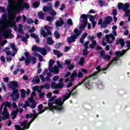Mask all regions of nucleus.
<instances>
[{
    "mask_svg": "<svg viewBox=\"0 0 130 130\" xmlns=\"http://www.w3.org/2000/svg\"><path fill=\"white\" fill-rule=\"evenodd\" d=\"M119 44H120L121 47H124L125 46V44L124 43V40L121 38L118 39L116 42V45H118Z\"/></svg>",
    "mask_w": 130,
    "mask_h": 130,
    "instance_id": "nucleus-9",
    "label": "nucleus"
},
{
    "mask_svg": "<svg viewBox=\"0 0 130 130\" xmlns=\"http://www.w3.org/2000/svg\"><path fill=\"white\" fill-rule=\"evenodd\" d=\"M30 37H32V38H34L35 39L38 38V36L34 33L30 34Z\"/></svg>",
    "mask_w": 130,
    "mask_h": 130,
    "instance_id": "nucleus-52",
    "label": "nucleus"
},
{
    "mask_svg": "<svg viewBox=\"0 0 130 130\" xmlns=\"http://www.w3.org/2000/svg\"><path fill=\"white\" fill-rule=\"evenodd\" d=\"M32 6L35 8H38L39 7V6H40V3L39 2H35L32 4Z\"/></svg>",
    "mask_w": 130,
    "mask_h": 130,
    "instance_id": "nucleus-39",
    "label": "nucleus"
},
{
    "mask_svg": "<svg viewBox=\"0 0 130 130\" xmlns=\"http://www.w3.org/2000/svg\"><path fill=\"white\" fill-rule=\"evenodd\" d=\"M113 16H117V10L114 9L113 11Z\"/></svg>",
    "mask_w": 130,
    "mask_h": 130,
    "instance_id": "nucleus-60",
    "label": "nucleus"
},
{
    "mask_svg": "<svg viewBox=\"0 0 130 130\" xmlns=\"http://www.w3.org/2000/svg\"><path fill=\"white\" fill-rule=\"evenodd\" d=\"M124 5L122 3H119L118 4V9L119 10H123V6Z\"/></svg>",
    "mask_w": 130,
    "mask_h": 130,
    "instance_id": "nucleus-38",
    "label": "nucleus"
},
{
    "mask_svg": "<svg viewBox=\"0 0 130 130\" xmlns=\"http://www.w3.org/2000/svg\"><path fill=\"white\" fill-rule=\"evenodd\" d=\"M50 99L48 100L49 102H51L53 101H55V96H51L50 98Z\"/></svg>",
    "mask_w": 130,
    "mask_h": 130,
    "instance_id": "nucleus-58",
    "label": "nucleus"
},
{
    "mask_svg": "<svg viewBox=\"0 0 130 130\" xmlns=\"http://www.w3.org/2000/svg\"><path fill=\"white\" fill-rule=\"evenodd\" d=\"M27 24H32L33 23H34V20H33L31 18H29L27 21Z\"/></svg>",
    "mask_w": 130,
    "mask_h": 130,
    "instance_id": "nucleus-54",
    "label": "nucleus"
},
{
    "mask_svg": "<svg viewBox=\"0 0 130 130\" xmlns=\"http://www.w3.org/2000/svg\"><path fill=\"white\" fill-rule=\"evenodd\" d=\"M81 18L83 19V21L82 24H81L79 26V30L78 29V28L76 27L74 30L73 36H71L70 37H68L67 38L68 42L69 43H73L76 42V39H78L79 38V36L81 35V33L83 30H85L86 27H87V25H88V18H89V14H82Z\"/></svg>",
    "mask_w": 130,
    "mask_h": 130,
    "instance_id": "nucleus-2",
    "label": "nucleus"
},
{
    "mask_svg": "<svg viewBox=\"0 0 130 130\" xmlns=\"http://www.w3.org/2000/svg\"><path fill=\"white\" fill-rule=\"evenodd\" d=\"M84 61H85V58H84L83 57L81 58L80 60L79 61V64H80V66H83Z\"/></svg>",
    "mask_w": 130,
    "mask_h": 130,
    "instance_id": "nucleus-44",
    "label": "nucleus"
},
{
    "mask_svg": "<svg viewBox=\"0 0 130 130\" xmlns=\"http://www.w3.org/2000/svg\"><path fill=\"white\" fill-rule=\"evenodd\" d=\"M38 116V113H30V118L32 117V121H34L36 118H37V117Z\"/></svg>",
    "mask_w": 130,
    "mask_h": 130,
    "instance_id": "nucleus-19",
    "label": "nucleus"
},
{
    "mask_svg": "<svg viewBox=\"0 0 130 130\" xmlns=\"http://www.w3.org/2000/svg\"><path fill=\"white\" fill-rule=\"evenodd\" d=\"M52 12H51L50 13V15L51 16H56V12L54 11V10H53V9H52Z\"/></svg>",
    "mask_w": 130,
    "mask_h": 130,
    "instance_id": "nucleus-59",
    "label": "nucleus"
},
{
    "mask_svg": "<svg viewBox=\"0 0 130 130\" xmlns=\"http://www.w3.org/2000/svg\"><path fill=\"white\" fill-rule=\"evenodd\" d=\"M38 52H40L43 55H46L47 54V50L44 48H40L38 49Z\"/></svg>",
    "mask_w": 130,
    "mask_h": 130,
    "instance_id": "nucleus-15",
    "label": "nucleus"
},
{
    "mask_svg": "<svg viewBox=\"0 0 130 130\" xmlns=\"http://www.w3.org/2000/svg\"><path fill=\"white\" fill-rule=\"evenodd\" d=\"M2 115L5 119H9V118H10V114H9V112H8V109H7V108H4L3 112H2Z\"/></svg>",
    "mask_w": 130,
    "mask_h": 130,
    "instance_id": "nucleus-8",
    "label": "nucleus"
},
{
    "mask_svg": "<svg viewBox=\"0 0 130 130\" xmlns=\"http://www.w3.org/2000/svg\"><path fill=\"white\" fill-rule=\"evenodd\" d=\"M43 12L47 13V12H51L52 11V4L49 3L47 6H44L43 8Z\"/></svg>",
    "mask_w": 130,
    "mask_h": 130,
    "instance_id": "nucleus-5",
    "label": "nucleus"
},
{
    "mask_svg": "<svg viewBox=\"0 0 130 130\" xmlns=\"http://www.w3.org/2000/svg\"><path fill=\"white\" fill-rule=\"evenodd\" d=\"M32 82H36V83L37 84L39 83L40 82V79L39 78V76H37L36 77L35 80H32Z\"/></svg>",
    "mask_w": 130,
    "mask_h": 130,
    "instance_id": "nucleus-37",
    "label": "nucleus"
},
{
    "mask_svg": "<svg viewBox=\"0 0 130 130\" xmlns=\"http://www.w3.org/2000/svg\"><path fill=\"white\" fill-rule=\"evenodd\" d=\"M126 52V50L123 49L121 52L120 51H116L115 54L116 56H118L119 57H121L123 55H124Z\"/></svg>",
    "mask_w": 130,
    "mask_h": 130,
    "instance_id": "nucleus-10",
    "label": "nucleus"
},
{
    "mask_svg": "<svg viewBox=\"0 0 130 130\" xmlns=\"http://www.w3.org/2000/svg\"><path fill=\"white\" fill-rule=\"evenodd\" d=\"M117 60H118V59H116V58H113L111 61H110V62L109 63V66L108 67H109V66H110V64H112V63H113V62H115V61H117Z\"/></svg>",
    "mask_w": 130,
    "mask_h": 130,
    "instance_id": "nucleus-47",
    "label": "nucleus"
},
{
    "mask_svg": "<svg viewBox=\"0 0 130 130\" xmlns=\"http://www.w3.org/2000/svg\"><path fill=\"white\" fill-rule=\"evenodd\" d=\"M66 9V5L63 4H62L61 6V8H60L59 10L60 11H62L63 10H64Z\"/></svg>",
    "mask_w": 130,
    "mask_h": 130,
    "instance_id": "nucleus-63",
    "label": "nucleus"
},
{
    "mask_svg": "<svg viewBox=\"0 0 130 130\" xmlns=\"http://www.w3.org/2000/svg\"><path fill=\"white\" fill-rule=\"evenodd\" d=\"M45 89H46L47 90H49V89H50V84L48 83L45 84Z\"/></svg>",
    "mask_w": 130,
    "mask_h": 130,
    "instance_id": "nucleus-53",
    "label": "nucleus"
},
{
    "mask_svg": "<svg viewBox=\"0 0 130 130\" xmlns=\"http://www.w3.org/2000/svg\"><path fill=\"white\" fill-rule=\"evenodd\" d=\"M105 37L107 40V42H108L109 44H111V43H113V41H110V35H106Z\"/></svg>",
    "mask_w": 130,
    "mask_h": 130,
    "instance_id": "nucleus-25",
    "label": "nucleus"
},
{
    "mask_svg": "<svg viewBox=\"0 0 130 130\" xmlns=\"http://www.w3.org/2000/svg\"><path fill=\"white\" fill-rule=\"evenodd\" d=\"M54 35L56 37V39H59L60 38V35L58 33V31H55Z\"/></svg>",
    "mask_w": 130,
    "mask_h": 130,
    "instance_id": "nucleus-35",
    "label": "nucleus"
},
{
    "mask_svg": "<svg viewBox=\"0 0 130 130\" xmlns=\"http://www.w3.org/2000/svg\"><path fill=\"white\" fill-rule=\"evenodd\" d=\"M41 35H42L43 37H44V38H45V37H46V36H47V34L46 33L45 30H44L43 29L41 30Z\"/></svg>",
    "mask_w": 130,
    "mask_h": 130,
    "instance_id": "nucleus-36",
    "label": "nucleus"
},
{
    "mask_svg": "<svg viewBox=\"0 0 130 130\" xmlns=\"http://www.w3.org/2000/svg\"><path fill=\"white\" fill-rule=\"evenodd\" d=\"M40 47L38 48L37 46H34L31 49L32 51H37L38 52V49H39Z\"/></svg>",
    "mask_w": 130,
    "mask_h": 130,
    "instance_id": "nucleus-46",
    "label": "nucleus"
},
{
    "mask_svg": "<svg viewBox=\"0 0 130 130\" xmlns=\"http://www.w3.org/2000/svg\"><path fill=\"white\" fill-rule=\"evenodd\" d=\"M20 92L21 93V98H25V97H26V90H25L24 89H22L20 90Z\"/></svg>",
    "mask_w": 130,
    "mask_h": 130,
    "instance_id": "nucleus-31",
    "label": "nucleus"
},
{
    "mask_svg": "<svg viewBox=\"0 0 130 130\" xmlns=\"http://www.w3.org/2000/svg\"><path fill=\"white\" fill-rule=\"evenodd\" d=\"M8 88L13 90V92L11 95V98L13 101H17L19 99L20 93H19V89L17 88H19V84L16 80L10 81L8 85Z\"/></svg>",
    "mask_w": 130,
    "mask_h": 130,
    "instance_id": "nucleus-4",
    "label": "nucleus"
},
{
    "mask_svg": "<svg viewBox=\"0 0 130 130\" xmlns=\"http://www.w3.org/2000/svg\"><path fill=\"white\" fill-rule=\"evenodd\" d=\"M130 8V5L128 3H125L123 8V11L124 12L127 11Z\"/></svg>",
    "mask_w": 130,
    "mask_h": 130,
    "instance_id": "nucleus-24",
    "label": "nucleus"
},
{
    "mask_svg": "<svg viewBox=\"0 0 130 130\" xmlns=\"http://www.w3.org/2000/svg\"><path fill=\"white\" fill-rule=\"evenodd\" d=\"M89 43L90 42H89V41H86L84 43L83 46H84L85 49H88V45H89Z\"/></svg>",
    "mask_w": 130,
    "mask_h": 130,
    "instance_id": "nucleus-48",
    "label": "nucleus"
},
{
    "mask_svg": "<svg viewBox=\"0 0 130 130\" xmlns=\"http://www.w3.org/2000/svg\"><path fill=\"white\" fill-rule=\"evenodd\" d=\"M47 44H49V45H52V44L54 43V41L52 40V37H50L47 38Z\"/></svg>",
    "mask_w": 130,
    "mask_h": 130,
    "instance_id": "nucleus-18",
    "label": "nucleus"
},
{
    "mask_svg": "<svg viewBox=\"0 0 130 130\" xmlns=\"http://www.w3.org/2000/svg\"><path fill=\"white\" fill-rule=\"evenodd\" d=\"M28 33H33V32H35V27L32 26L31 29H29L28 30Z\"/></svg>",
    "mask_w": 130,
    "mask_h": 130,
    "instance_id": "nucleus-49",
    "label": "nucleus"
},
{
    "mask_svg": "<svg viewBox=\"0 0 130 130\" xmlns=\"http://www.w3.org/2000/svg\"><path fill=\"white\" fill-rule=\"evenodd\" d=\"M92 43L89 44V47L91 49L95 48V46L97 45V42L96 41H92Z\"/></svg>",
    "mask_w": 130,
    "mask_h": 130,
    "instance_id": "nucleus-21",
    "label": "nucleus"
},
{
    "mask_svg": "<svg viewBox=\"0 0 130 130\" xmlns=\"http://www.w3.org/2000/svg\"><path fill=\"white\" fill-rule=\"evenodd\" d=\"M35 56H38L39 57V60H40V61H42V60H43V57L40 55V54H38L37 52H35V54H34Z\"/></svg>",
    "mask_w": 130,
    "mask_h": 130,
    "instance_id": "nucleus-26",
    "label": "nucleus"
},
{
    "mask_svg": "<svg viewBox=\"0 0 130 130\" xmlns=\"http://www.w3.org/2000/svg\"><path fill=\"white\" fill-rule=\"evenodd\" d=\"M53 104L57 105V106H62L63 105V102L61 101V99H56L55 102H53Z\"/></svg>",
    "mask_w": 130,
    "mask_h": 130,
    "instance_id": "nucleus-13",
    "label": "nucleus"
},
{
    "mask_svg": "<svg viewBox=\"0 0 130 130\" xmlns=\"http://www.w3.org/2000/svg\"><path fill=\"white\" fill-rule=\"evenodd\" d=\"M77 77L79 79L83 78L84 77V75L83 74V72L80 71L78 74H77Z\"/></svg>",
    "mask_w": 130,
    "mask_h": 130,
    "instance_id": "nucleus-43",
    "label": "nucleus"
},
{
    "mask_svg": "<svg viewBox=\"0 0 130 130\" xmlns=\"http://www.w3.org/2000/svg\"><path fill=\"white\" fill-rule=\"evenodd\" d=\"M29 57H31V60H32V63L35 64L36 63V57H33L32 56H29Z\"/></svg>",
    "mask_w": 130,
    "mask_h": 130,
    "instance_id": "nucleus-40",
    "label": "nucleus"
},
{
    "mask_svg": "<svg viewBox=\"0 0 130 130\" xmlns=\"http://www.w3.org/2000/svg\"><path fill=\"white\" fill-rule=\"evenodd\" d=\"M2 87L4 89V91H7V87L6 86V84L4 83H2Z\"/></svg>",
    "mask_w": 130,
    "mask_h": 130,
    "instance_id": "nucleus-57",
    "label": "nucleus"
},
{
    "mask_svg": "<svg viewBox=\"0 0 130 130\" xmlns=\"http://www.w3.org/2000/svg\"><path fill=\"white\" fill-rule=\"evenodd\" d=\"M77 76L78 74H77V73H72L71 74V75L70 76L71 81L74 82V81H75V78H76V77H77Z\"/></svg>",
    "mask_w": 130,
    "mask_h": 130,
    "instance_id": "nucleus-22",
    "label": "nucleus"
},
{
    "mask_svg": "<svg viewBox=\"0 0 130 130\" xmlns=\"http://www.w3.org/2000/svg\"><path fill=\"white\" fill-rule=\"evenodd\" d=\"M2 104L5 106L4 108H6L7 109H8V108H11L12 107V103L9 102H4Z\"/></svg>",
    "mask_w": 130,
    "mask_h": 130,
    "instance_id": "nucleus-16",
    "label": "nucleus"
},
{
    "mask_svg": "<svg viewBox=\"0 0 130 130\" xmlns=\"http://www.w3.org/2000/svg\"><path fill=\"white\" fill-rule=\"evenodd\" d=\"M18 32H19V33H21V34H24V31H23V25H18Z\"/></svg>",
    "mask_w": 130,
    "mask_h": 130,
    "instance_id": "nucleus-29",
    "label": "nucleus"
},
{
    "mask_svg": "<svg viewBox=\"0 0 130 130\" xmlns=\"http://www.w3.org/2000/svg\"><path fill=\"white\" fill-rule=\"evenodd\" d=\"M89 17H90L89 21L90 22H94V19H95V16H93L92 15H90L88 16V17H87V18H89Z\"/></svg>",
    "mask_w": 130,
    "mask_h": 130,
    "instance_id": "nucleus-41",
    "label": "nucleus"
},
{
    "mask_svg": "<svg viewBox=\"0 0 130 130\" xmlns=\"http://www.w3.org/2000/svg\"><path fill=\"white\" fill-rule=\"evenodd\" d=\"M40 78L42 82H45V78L42 75L40 76Z\"/></svg>",
    "mask_w": 130,
    "mask_h": 130,
    "instance_id": "nucleus-64",
    "label": "nucleus"
},
{
    "mask_svg": "<svg viewBox=\"0 0 130 130\" xmlns=\"http://www.w3.org/2000/svg\"><path fill=\"white\" fill-rule=\"evenodd\" d=\"M67 23L69 26H73L74 25V23H73V20L71 18H69L67 19Z\"/></svg>",
    "mask_w": 130,
    "mask_h": 130,
    "instance_id": "nucleus-34",
    "label": "nucleus"
},
{
    "mask_svg": "<svg viewBox=\"0 0 130 130\" xmlns=\"http://www.w3.org/2000/svg\"><path fill=\"white\" fill-rule=\"evenodd\" d=\"M54 62V61L51 59L49 61V66H52L53 65V62Z\"/></svg>",
    "mask_w": 130,
    "mask_h": 130,
    "instance_id": "nucleus-61",
    "label": "nucleus"
},
{
    "mask_svg": "<svg viewBox=\"0 0 130 130\" xmlns=\"http://www.w3.org/2000/svg\"><path fill=\"white\" fill-rule=\"evenodd\" d=\"M105 4V2L102 0H99V4L100 5V6H101V7H103V6H104Z\"/></svg>",
    "mask_w": 130,
    "mask_h": 130,
    "instance_id": "nucleus-50",
    "label": "nucleus"
},
{
    "mask_svg": "<svg viewBox=\"0 0 130 130\" xmlns=\"http://www.w3.org/2000/svg\"><path fill=\"white\" fill-rule=\"evenodd\" d=\"M88 38L91 42L96 41L94 40V39H96V35H94L93 36H88Z\"/></svg>",
    "mask_w": 130,
    "mask_h": 130,
    "instance_id": "nucleus-32",
    "label": "nucleus"
},
{
    "mask_svg": "<svg viewBox=\"0 0 130 130\" xmlns=\"http://www.w3.org/2000/svg\"><path fill=\"white\" fill-rule=\"evenodd\" d=\"M29 102L32 103L31 106H30V107L32 108V109L36 107V103L35 102V100L34 99H32L31 100H29Z\"/></svg>",
    "mask_w": 130,
    "mask_h": 130,
    "instance_id": "nucleus-23",
    "label": "nucleus"
},
{
    "mask_svg": "<svg viewBox=\"0 0 130 130\" xmlns=\"http://www.w3.org/2000/svg\"><path fill=\"white\" fill-rule=\"evenodd\" d=\"M63 84L62 83H59L56 84L55 82L52 83L51 84V89H58V88H63Z\"/></svg>",
    "mask_w": 130,
    "mask_h": 130,
    "instance_id": "nucleus-7",
    "label": "nucleus"
},
{
    "mask_svg": "<svg viewBox=\"0 0 130 130\" xmlns=\"http://www.w3.org/2000/svg\"><path fill=\"white\" fill-rule=\"evenodd\" d=\"M126 47L127 48V50H130V41H127L126 42Z\"/></svg>",
    "mask_w": 130,
    "mask_h": 130,
    "instance_id": "nucleus-56",
    "label": "nucleus"
},
{
    "mask_svg": "<svg viewBox=\"0 0 130 130\" xmlns=\"http://www.w3.org/2000/svg\"><path fill=\"white\" fill-rule=\"evenodd\" d=\"M6 60L8 61V62H10V61H12V57L11 56H7L6 57Z\"/></svg>",
    "mask_w": 130,
    "mask_h": 130,
    "instance_id": "nucleus-62",
    "label": "nucleus"
},
{
    "mask_svg": "<svg viewBox=\"0 0 130 130\" xmlns=\"http://www.w3.org/2000/svg\"><path fill=\"white\" fill-rule=\"evenodd\" d=\"M82 55L84 56H86V55H88V49H84L83 50V52L82 53Z\"/></svg>",
    "mask_w": 130,
    "mask_h": 130,
    "instance_id": "nucleus-45",
    "label": "nucleus"
},
{
    "mask_svg": "<svg viewBox=\"0 0 130 130\" xmlns=\"http://www.w3.org/2000/svg\"><path fill=\"white\" fill-rule=\"evenodd\" d=\"M64 24V21L61 17L59 18V20H57L55 23L56 27H61Z\"/></svg>",
    "mask_w": 130,
    "mask_h": 130,
    "instance_id": "nucleus-11",
    "label": "nucleus"
},
{
    "mask_svg": "<svg viewBox=\"0 0 130 130\" xmlns=\"http://www.w3.org/2000/svg\"><path fill=\"white\" fill-rule=\"evenodd\" d=\"M17 69L15 70L13 74L15 75V76H16V75H18V72H20V70H21V66L20 65H18L17 66Z\"/></svg>",
    "mask_w": 130,
    "mask_h": 130,
    "instance_id": "nucleus-27",
    "label": "nucleus"
},
{
    "mask_svg": "<svg viewBox=\"0 0 130 130\" xmlns=\"http://www.w3.org/2000/svg\"><path fill=\"white\" fill-rule=\"evenodd\" d=\"M113 21V18H112V17L110 16H108L106 17L105 20V24H110Z\"/></svg>",
    "mask_w": 130,
    "mask_h": 130,
    "instance_id": "nucleus-14",
    "label": "nucleus"
},
{
    "mask_svg": "<svg viewBox=\"0 0 130 130\" xmlns=\"http://www.w3.org/2000/svg\"><path fill=\"white\" fill-rule=\"evenodd\" d=\"M53 52L54 54L57 55V58H59V57H61L63 55V53L59 52L58 50H53Z\"/></svg>",
    "mask_w": 130,
    "mask_h": 130,
    "instance_id": "nucleus-17",
    "label": "nucleus"
},
{
    "mask_svg": "<svg viewBox=\"0 0 130 130\" xmlns=\"http://www.w3.org/2000/svg\"><path fill=\"white\" fill-rule=\"evenodd\" d=\"M25 62L27 64H29V63H30V62H31V57H29L28 58H26L25 60Z\"/></svg>",
    "mask_w": 130,
    "mask_h": 130,
    "instance_id": "nucleus-42",
    "label": "nucleus"
},
{
    "mask_svg": "<svg viewBox=\"0 0 130 130\" xmlns=\"http://www.w3.org/2000/svg\"><path fill=\"white\" fill-rule=\"evenodd\" d=\"M58 71H59L58 67H57V66H55L53 68V71L52 73H54L55 75H57V74H58L59 73Z\"/></svg>",
    "mask_w": 130,
    "mask_h": 130,
    "instance_id": "nucleus-30",
    "label": "nucleus"
},
{
    "mask_svg": "<svg viewBox=\"0 0 130 130\" xmlns=\"http://www.w3.org/2000/svg\"><path fill=\"white\" fill-rule=\"evenodd\" d=\"M101 56L103 57L104 60H110L111 59V57L109 55L105 54V51L102 50L100 52Z\"/></svg>",
    "mask_w": 130,
    "mask_h": 130,
    "instance_id": "nucleus-6",
    "label": "nucleus"
},
{
    "mask_svg": "<svg viewBox=\"0 0 130 130\" xmlns=\"http://www.w3.org/2000/svg\"><path fill=\"white\" fill-rule=\"evenodd\" d=\"M124 12H125V16H126V17L130 16V9H128V10H126Z\"/></svg>",
    "mask_w": 130,
    "mask_h": 130,
    "instance_id": "nucleus-51",
    "label": "nucleus"
},
{
    "mask_svg": "<svg viewBox=\"0 0 130 130\" xmlns=\"http://www.w3.org/2000/svg\"><path fill=\"white\" fill-rule=\"evenodd\" d=\"M38 16L40 19L44 20V13L42 12H40L38 13Z\"/></svg>",
    "mask_w": 130,
    "mask_h": 130,
    "instance_id": "nucleus-33",
    "label": "nucleus"
},
{
    "mask_svg": "<svg viewBox=\"0 0 130 130\" xmlns=\"http://www.w3.org/2000/svg\"><path fill=\"white\" fill-rule=\"evenodd\" d=\"M98 75V72H95L93 73V74L90 75L88 76H87L84 79L82 80V81L80 82H79L77 85L75 86L72 90L70 89H68V92H69L68 95H70V96L72 95V93L73 92H74V90H76L79 86H81L82 84H84V86L86 87V88H87V89H91L93 86L91 84V78H93V77H95V76H97Z\"/></svg>",
    "mask_w": 130,
    "mask_h": 130,
    "instance_id": "nucleus-3",
    "label": "nucleus"
},
{
    "mask_svg": "<svg viewBox=\"0 0 130 130\" xmlns=\"http://www.w3.org/2000/svg\"><path fill=\"white\" fill-rule=\"evenodd\" d=\"M71 97V95L69 94V93H67L63 96V102H64L66 100H68Z\"/></svg>",
    "mask_w": 130,
    "mask_h": 130,
    "instance_id": "nucleus-28",
    "label": "nucleus"
},
{
    "mask_svg": "<svg viewBox=\"0 0 130 130\" xmlns=\"http://www.w3.org/2000/svg\"><path fill=\"white\" fill-rule=\"evenodd\" d=\"M27 122L28 121L27 120H25L20 124L21 126H23L24 129H28L30 127V124H28L27 126L26 125Z\"/></svg>",
    "mask_w": 130,
    "mask_h": 130,
    "instance_id": "nucleus-12",
    "label": "nucleus"
},
{
    "mask_svg": "<svg viewBox=\"0 0 130 130\" xmlns=\"http://www.w3.org/2000/svg\"><path fill=\"white\" fill-rule=\"evenodd\" d=\"M47 75L45 78V81H47L48 82H50V81H51L50 78H51V77H52V74H51V73H47Z\"/></svg>",
    "mask_w": 130,
    "mask_h": 130,
    "instance_id": "nucleus-20",
    "label": "nucleus"
},
{
    "mask_svg": "<svg viewBox=\"0 0 130 130\" xmlns=\"http://www.w3.org/2000/svg\"><path fill=\"white\" fill-rule=\"evenodd\" d=\"M30 8V5L29 3H20L19 6L16 7L14 11L12 10V7L9 8L8 9V20L9 22L13 23V24L10 23L9 25H5L2 29V36L4 38H7L10 36V30L8 29L9 28L14 27V30H17V26H16V22H15V19H16V13H20L21 10H24V9H26L28 10ZM6 32L8 33L7 34Z\"/></svg>",
    "mask_w": 130,
    "mask_h": 130,
    "instance_id": "nucleus-1",
    "label": "nucleus"
},
{
    "mask_svg": "<svg viewBox=\"0 0 130 130\" xmlns=\"http://www.w3.org/2000/svg\"><path fill=\"white\" fill-rule=\"evenodd\" d=\"M87 36H88V33L84 32L82 34V35L81 36V38L85 39V38H86V37H87Z\"/></svg>",
    "mask_w": 130,
    "mask_h": 130,
    "instance_id": "nucleus-55",
    "label": "nucleus"
}]
</instances>
